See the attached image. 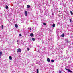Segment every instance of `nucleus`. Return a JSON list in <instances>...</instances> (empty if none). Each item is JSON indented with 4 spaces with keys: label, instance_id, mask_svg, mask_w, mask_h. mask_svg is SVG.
Returning <instances> with one entry per match:
<instances>
[{
    "label": "nucleus",
    "instance_id": "nucleus-1",
    "mask_svg": "<svg viewBox=\"0 0 73 73\" xmlns=\"http://www.w3.org/2000/svg\"><path fill=\"white\" fill-rule=\"evenodd\" d=\"M24 14L25 16H27L28 15V12H27V11H25Z\"/></svg>",
    "mask_w": 73,
    "mask_h": 73
},
{
    "label": "nucleus",
    "instance_id": "nucleus-2",
    "mask_svg": "<svg viewBox=\"0 0 73 73\" xmlns=\"http://www.w3.org/2000/svg\"><path fill=\"white\" fill-rule=\"evenodd\" d=\"M17 52L18 53H20V52H21V49L18 48L17 50Z\"/></svg>",
    "mask_w": 73,
    "mask_h": 73
},
{
    "label": "nucleus",
    "instance_id": "nucleus-3",
    "mask_svg": "<svg viewBox=\"0 0 73 73\" xmlns=\"http://www.w3.org/2000/svg\"><path fill=\"white\" fill-rule=\"evenodd\" d=\"M65 70H68V71L69 72H70V73H72V71L70 70V69H68L67 68H65Z\"/></svg>",
    "mask_w": 73,
    "mask_h": 73
},
{
    "label": "nucleus",
    "instance_id": "nucleus-4",
    "mask_svg": "<svg viewBox=\"0 0 73 73\" xmlns=\"http://www.w3.org/2000/svg\"><path fill=\"white\" fill-rule=\"evenodd\" d=\"M33 36H34V35H33V34L31 33L30 34V36H31V37H33Z\"/></svg>",
    "mask_w": 73,
    "mask_h": 73
},
{
    "label": "nucleus",
    "instance_id": "nucleus-5",
    "mask_svg": "<svg viewBox=\"0 0 73 73\" xmlns=\"http://www.w3.org/2000/svg\"><path fill=\"white\" fill-rule=\"evenodd\" d=\"M15 27L16 28H18V25H17V24H15Z\"/></svg>",
    "mask_w": 73,
    "mask_h": 73
},
{
    "label": "nucleus",
    "instance_id": "nucleus-6",
    "mask_svg": "<svg viewBox=\"0 0 73 73\" xmlns=\"http://www.w3.org/2000/svg\"><path fill=\"white\" fill-rule=\"evenodd\" d=\"M61 37H65V35H64V33H63L62 35L61 36Z\"/></svg>",
    "mask_w": 73,
    "mask_h": 73
},
{
    "label": "nucleus",
    "instance_id": "nucleus-7",
    "mask_svg": "<svg viewBox=\"0 0 73 73\" xmlns=\"http://www.w3.org/2000/svg\"><path fill=\"white\" fill-rule=\"evenodd\" d=\"M47 61L48 62H50V59L49 58H48L47 60Z\"/></svg>",
    "mask_w": 73,
    "mask_h": 73
},
{
    "label": "nucleus",
    "instance_id": "nucleus-8",
    "mask_svg": "<svg viewBox=\"0 0 73 73\" xmlns=\"http://www.w3.org/2000/svg\"><path fill=\"white\" fill-rule=\"evenodd\" d=\"M9 58L10 60H12V58L11 56H10L9 57Z\"/></svg>",
    "mask_w": 73,
    "mask_h": 73
},
{
    "label": "nucleus",
    "instance_id": "nucleus-9",
    "mask_svg": "<svg viewBox=\"0 0 73 73\" xmlns=\"http://www.w3.org/2000/svg\"><path fill=\"white\" fill-rule=\"evenodd\" d=\"M27 8H30V6L29 5H28L27 6Z\"/></svg>",
    "mask_w": 73,
    "mask_h": 73
},
{
    "label": "nucleus",
    "instance_id": "nucleus-10",
    "mask_svg": "<svg viewBox=\"0 0 73 73\" xmlns=\"http://www.w3.org/2000/svg\"><path fill=\"white\" fill-rule=\"evenodd\" d=\"M32 41H35V38H32Z\"/></svg>",
    "mask_w": 73,
    "mask_h": 73
},
{
    "label": "nucleus",
    "instance_id": "nucleus-11",
    "mask_svg": "<svg viewBox=\"0 0 73 73\" xmlns=\"http://www.w3.org/2000/svg\"><path fill=\"white\" fill-rule=\"evenodd\" d=\"M52 26L54 28V27H55V24H53Z\"/></svg>",
    "mask_w": 73,
    "mask_h": 73
},
{
    "label": "nucleus",
    "instance_id": "nucleus-12",
    "mask_svg": "<svg viewBox=\"0 0 73 73\" xmlns=\"http://www.w3.org/2000/svg\"><path fill=\"white\" fill-rule=\"evenodd\" d=\"M2 29H3L4 28V25H2L1 26Z\"/></svg>",
    "mask_w": 73,
    "mask_h": 73
},
{
    "label": "nucleus",
    "instance_id": "nucleus-13",
    "mask_svg": "<svg viewBox=\"0 0 73 73\" xmlns=\"http://www.w3.org/2000/svg\"><path fill=\"white\" fill-rule=\"evenodd\" d=\"M36 70H37V73H39L38 69H37Z\"/></svg>",
    "mask_w": 73,
    "mask_h": 73
},
{
    "label": "nucleus",
    "instance_id": "nucleus-14",
    "mask_svg": "<svg viewBox=\"0 0 73 73\" xmlns=\"http://www.w3.org/2000/svg\"><path fill=\"white\" fill-rule=\"evenodd\" d=\"M5 8L6 9H8V6L7 5H6L5 7Z\"/></svg>",
    "mask_w": 73,
    "mask_h": 73
},
{
    "label": "nucleus",
    "instance_id": "nucleus-15",
    "mask_svg": "<svg viewBox=\"0 0 73 73\" xmlns=\"http://www.w3.org/2000/svg\"><path fill=\"white\" fill-rule=\"evenodd\" d=\"M1 54H2V52L1 51L0 52V55H1Z\"/></svg>",
    "mask_w": 73,
    "mask_h": 73
},
{
    "label": "nucleus",
    "instance_id": "nucleus-16",
    "mask_svg": "<svg viewBox=\"0 0 73 73\" xmlns=\"http://www.w3.org/2000/svg\"><path fill=\"white\" fill-rule=\"evenodd\" d=\"M19 36H22V35H21V34H19Z\"/></svg>",
    "mask_w": 73,
    "mask_h": 73
},
{
    "label": "nucleus",
    "instance_id": "nucleus-17",
    "mask_svg": "<svg viewBox=\"0 0 73 73\" xmlns=\"http://www.w3.org/2000/svg\"><path fill=\"white\" fill-rule=\"evenodd\" d=\"M70 13L71 15H73V13L71 11H70Z\"/></svg>",
    "mask_w": 73,
    "mask_h": 73
},
{
    "label": "nucleus",
    "instance_id": "nucleus-18",
    "mask_svg": "<svg viewBox=\"0 0 73 73\" xmlns=\"http://www.w3.org/2000/svg\"><path fill=\"white\" fill-rule=\"evenodd\" d=\"M70 22L71 23H72V19H70Z\"/></svg>",
    "mask_w": 73,
    "mask_h": 73
},
{
    "label": "nucleus",
    "instance_id": "nucleus-19",
    "mask_svg": "<svg viewBox=\"0 0 73 73\" xmlns=\"http://www.w3.org/2000/svg\"><path fill=\"white\" fill-rule=\"evenodd\" d=\"M30 49H29V48H27V50L28 51H29V50Z\"/></svg>",
    "mask_w": 73,
    "mask_h": 73
},
{
    "label": "nucleus",
    "instance_id": "nucleus-20",
    "mask_svg": "<svg viewBox=\"0 0 73 73\" xmlns=\"http://www.w3.org/2000/svg\"><path fill=\"white\" fill-rule=\"evenodd\" d=\"M51 62H54V60H51Z\"/></svg>",
    "mask_w": 73,
    "mask_h": 73
},
{
    "label": "nucleus",
    "instance_id": "nucleus-21",
    "mask_svg": "<svg viewBox=\"0 0 73 73\" xmlns=\"http://www.w3.org/2000/svg\"><path fill=\"white\" fill-rule=\"evenodd\" d=\"M43 25H46V23H43Z\"/></svg>",
    "mask_w": 73,
    "mask_h": 73
},
{
    "label": "nucleus",
    "instance_id": "nucleus-22",
    "mask_svg": "<svg viewBox=\"0 0 73 73\" xmlns=\"http://www.w3.org/2000/svg\"><path fill=\"white\" fill-rule=\"evenodd\" d=\"M59 73H61V71H60V70L59 71Z\"/></svg>",
    "mask_w": 73,
    "mask_h": 73
},
{
    "label": "nucleus",
    "instance_id": "nucleus-23",
    "mask_svg": "<svg viewBox=\"0 0 73 73\" xmlns=\"http://www.w3.org/2000/svg\"><path fill=\"white\" fill-rule=\"evenodd\" d=\"M67 43H69V41H68V40H67Z\"/></svg>",
    "mask_w": 73,
    "mask_h": 73
},
{
    "label": "nucleus",
    "instance_id": "nucleus-24",
    "mask_svg": "<svg viewBox=\"0 0 73 73\" xmlns=\"http://www.w3.org/2000/svg\"><path fill=\"white\" fill-rule=\"evenodd\" d=\"M30 31H32V29L31 28H30Z\"/></svg>",
    "mask_w": 73,
    "mask_h": 73
},
{
    "label": "nucleus",
    "instance_id": "nucleus-25",
    "mask_svg": "<svg viewBox=\"0 0 73 73\" xmlns=\"http://www.w3.org/2000/svg\"><path fill=\"white\" fill-rule=\"evenodd\" d=\"M19 42V40H17V42Z\"/></svg>",
    "mask_w": 73,
    "mask_h": 73
},
{
    "label": "nucleus",
    "instance_id": "nucleus-26",
    "mask_svg": "<svg viewBox=\"0 0 73 73\" xmlns=\"http://www.w3.org/2000/svg\"><path fill=\"white\" fill-rule=\"evenodd\" d=\"M61 12V11L60 10L59 11V12Z\"/></svg>",
    "mask_w": 73,
    "mask_h": 73
}]
</instances>
